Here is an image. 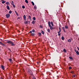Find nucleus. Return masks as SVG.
<instances>
[{
  "label": "nucleus",
  "mask_w": 79,
  "mask_h": 79,
  "mask_svg": "<svg viewBox=\"0 0 79 79\" xmlns=\"http://www.w3.org/2000/svg\"><path fill=\"white\" fill-rule=\"evenodd\" d=\"M9 13L10 14H11V13H12V11L10 10L9 11Z\"/></svg>",
  "instance_id": "nucleus-30"
},
{
  "label": "nucleus",
  "mask_w": 79,
  "mask_h": 79,
  "mask_svg": "<svg viewBox=\"0 0 79 79\" xmlns=\"http://www.w3.org/2000/svg\"><path fill=\"white\" fill-rule=\"evenodd\" d=\"M35 35V33H32L31 34L32 36H34V35Z\"/></svg>",
  "instance_id": "nucleus-21"
},
{
  "label": "nucleus",
  "mask_w": 79,
  "mask_h": 79,
  "mask_svg": "<svg viewBox=\"0 0 79 79\" xmlns=\"http://www.w3.org/2000/svg\"><path fill=\"white\" fill-rule=\"evenodd\" d=\"M40 27L41 28H42V25H40Z\"/></svg>",
  "instance_id": "nucleus-43"
},
{
  "label": "nucleus",
  "mask_w": 79,
  "mask_h": 79,
  "mask_svg": "<svg viewBox=\"0 0 79 79\" xmlns=\"http://www.w3.org/2000/svg\"><path fill=\"white\" fill-rule=\"evenodd\" d=\"M28 22L29 23V24H30V21H29Z\"/></svg>",
  "instance_id": "nucleus-49"
},
{
  "label": "nucleus",
  "mask_w": 79,
  "mask_h": 79,
  "mask_svg": "<svg viewBox=\"0 0 79 79\" xmlns=\"http://www.w3.org/2000/svg\"><path fill=\"white\" fill-rule=\"evenodd\" d=\"M15 12L16 15H17V16H19V14H18V13L17 12H16V11H15Z\"/></svg>",
  "instance_id": "nucleus-11"
},
{
  "label": "nucleus",
  "mask_w": 79,
  "mask_h": 79,
  "mask_svg": "<svg viewBox=\"0 0 79 79\" xmlns=\"http://www.w3.org/2000/svg\"><path fill=\"white\" fill-rule=\"evenodd\" d=\"M60 27H61V26H60Z\"/></svg>",
  "instance_id": "nucleus-58"
},
{
  "label": "nucleus",
  "mask_w": 79,
  "mask_h": 79,
  "mask_svg": "<svg viewBox=\"0 0 79 79\" xmlns=\"http://www.w3.org/2000/svg\"><path fill=\"white\" fill-rule=\"evenodd\" d=\"M30 74H31V76H33V75L32 74V73H30Z\"/></svg>",
  "instance_id": "nucleus-42"
},
{
  "label": "nucleus",
  "mask_w": 79,
  "mask_h": 79,
  "mask_svg": "<svg viewBox=\"0 0 79 79\" xmlns=\"http://www.w3.org/2000/svg\"><path fill=\"white\" fill-rule=\"evenodd\" d=\"M8 50H10V52L11 51V50H10V48H8Z\"/></svg>",
  "instance_id": "nucleus-45"
},
{
  "label": "nucleus",
  "mask_w": 79,
  "mask_h": 79,
  "mask_svg": "<svg viewBox=\"0 0 79 79\" xmlns=\"http://www.w3.org/2000/svg\"><path fill=\"white\" fill-rule=\"evenodd\" d=\"M20 18H21L18 17L17 18V19H20Z\"/></svg>",
  "instance_id": "nucleus-46"
},
{
  "label": "nucleus",
  "mask_w": 79,
  "mask_h": 79,
  "mask_svg": "<svg viewBox=\"0 0 79 79\" xmlns=\"http://www.w3.org/2000/svg\"><path fill=\"white\" fill-rule=\"evenodd\" d=\"M25 2L26 3H28V1H27V0H25Z\"/></svg>",
  "instance_id": "nucleus-26"
},
{
  "label": "nucleus",
  "mask_w": 79,
  "mask_h": 79,
  "mask_svg": "<svg viewBox=\"0 0 79 79\" xmlns=\"http://www.w3.org/2000/svg\"><path fill=\"white\" fill-rule=\"evenodd\" d=\"M47 31H48V32H49V33H50V30L49 29H48L47 30Z\"/></svg>",
  "instance_id": "nucleus-15"
},
{
  "label": "nucleus",
  "mask_w": 79,
  "mask_h": 79,
  "mask_svg": "<svg viewBox=\"0 0 79 79\" xmlns=\"http://www.w3.org/2000/svg\"><path fill=\"white\" fill-rule=\"evenodd\" d=\"M69 58L70 59V60H73V57H72L69 56Z\"/></svg>",
  "instance_id": "nucleus-20"
},
{
  "label": "nucleus",
  "mask_w": 79,
  "mask_h": 79,
  "mask_svg": "<svg viewBox=\"0 0 79 79\" xmlns=\"http://www.w3.org/2000/svg\"><path fill=\"white\" fill-rule=\"evenodd\" d=\"M70 73H72V74H74V72L73 71H71L70 72Z\"/></svg>",
  "instance_id": "nucleus-27"
},
{
  "label": "nucleus",
  "mask_w": 79,
  "mask_h": 79,
  "mask_svg": "<svg viewBox=\"0 0 79 79\" xmlns=\"http://www.w3.org/2000/svg\"><path fill=\"white\" fill-rule=\"evenodd\" d=\"M73 77H76V75H73Z\"/></svg>",
  "instance_id": "nucleus-44"
},
{
  "label": "nucleus",
  "mask_w": 79,
  "mask_h": 79,
  "mask_svg": "<svg viewBox=\"0 0 79 79\" xmlns=\"http://www.w3.org/2000/svg\"><path fill=\"white\" fill-rule=\"evenodd\" d=\"M32 32H35V30L34 29L32 30Z\"/></svg>",
  "instance_id": "nucleus-39"
},
{
  "label": "nucleus",
  "mask_w": 79,
  "mask_h": 79,
  "mask_svg": "<svg viewBox=\"0 0 79 79\" xmlns=\"http://www.w3.org/2000/svg\"><path fill=\"white\" fill-rule=\"evenodd\" d=\"M12 41H11V40H9L7 41V44H11L12 42Z\"/></svg>",
  "instance_id": "nucleus-3"
},
{
  "label": "nucleus",
  "mask_w": 79,
  "mask_h": 79,
  "mask_svg": "<svg viewBox=\"0 0 79 79\" xmlns=\"http://www.w3.org/2000/svg\"><path fill=\"white\" fill-rule=\"evenodd\" d=\"M1 68L2 69H3V70H4V69H5V66H4L2 65L1 66Z\"/></svg>",
  "instance_id": "nucleus-4"
},
{
  "label": "nucleus",
  "mask_w": 79,
  "mask_h": 79,
  "mask_svg": "<svg viewBox=\"0 0 79 79\" xmlns=\"http://www.w3.org/2000/svg\"><path fill=\"white\" fill-rule=\"evenodd\" d=\"M9 60L10 61V62H11V61H12V59H9Z\"/></svg>",
  "instance_id": "nucleus-34"
},
{
  "label": "nucleus",
  "mask_w": 79,
  "mask_h": 79,
  "mask_svg": "<svg viewBox=\"0 0 79 79\" xmlns=\"http://www.w3.org/2000/svg\"><path fill=\"white\" fill-rule=\"evenodd\" d=\"M27 23H28V21H25L24 23V24H27Z\"/></svg>",
  "instance_id": "nucleus-23"
},
{
  "label": "nucleus",
  "mask_w": 79,
  "mask_h": 79,
  "mask_svg": "<svg viewBox=\"0 0 79 79\" xmlns=\"http://www.w3.org/2000/svg\"><path fill=\"white\" fill-rule=\"evenodd\" d=\"M33 20H34L35 21V20L36 19H35V17H33Z\"/></svg>",
  "instance_id": "nucleus-22"
},
{
  "label": "nucleus",
  "mask_w": 79,
  "mask_h": 79,
  "mask_svg": "<svg viewBox=\"0 0 79 79\" xmlns=\"http://www.w3.org/2000/svg\"><path fill=\"white\" fill-rule=\"evenodd\" d=\"M1 45H3V46H5V44H3V43H1Z\"/></svg>",
  "instance_id": "nucleus-31"
},
{
  "label": "nucleus",
  "mask_w": 79,
  "mask_h": 79,
  "mask_svg": "<svg viewBox=\"0 0 79 79\" xmlns=\"http://www.w3.org/2000/svg\"><path fill=\"white\" fill-rule=\"evenodd\" d=\"M6 18H9L10 17V14H7L6 15Z\"/></svg>",
  "instance_id": "nucleus-2"
},
{
  "label": "nucleus",
  "mask_w": 79,
  "mask_h": 79,
  "mask_svg": "<svg viewBox=\"0 0 79 79\" xmlns=\"http://www.w3.org/2000/svg\"><path fill=\"white\" fill-rule=\"evenodd\" d=\"M59 31H58L57 32V33H60L61 32V28H60V27H59Z\"/></svg>",
  "instance_id": "nucleus-9"
},
{
  "label": "nucleus",
  "mask_w": 79,
  "mask_h": 79,
  "mask_svg": "<svg viewBox=\"0 0 79 79\" xmlns=\"http://www.w3.org/2000/svg\"><path fill=\"white\" fill-rule=\"evenodd\" d=\"M62 29L63 30L64 32H66V31H65V30H64V27H62Z\"/></svg>",
  "instance_id": "nucleus-8"
},
{
  "label": "nucleus",
  "mask_w": 79,
  "mask_h": 79,
  "mask_svg": "<svg viewBox=\"0 0 79 79\" xmlns=\"http://www.w3.org/2000/svg\"><path fill=\"white\" fill-rule=\"evenodd\" d=\"M63 51L64 52H66V49H64Z\"/></svg>",
  "instance_id": "nucleus-24"
},
{
  "label": "nucleus",
  "mask_w": 79,
  "mask_h": 79,
  "mask_svg": "<svg viewBox=\"0 0 79 79\" xmlns=\"http://www.w3.org/2000/svg\"><path fill=\"white\" fill-rule=\"evenodd\" d=\"M6 7H7V10H10V7H9V6L7 5L6 6Z\"/></svg>",
  "instance_id": "nucleus-10"
},
{
  "label": "nucleus",
  "mask_w": 79,
  "mask_h": 79,
  "mask_svg": "<svg viewBox=\"0 0 79 79\" xmlns=\"http://www.w3.org/2000/svg\"><path fill=\"white\" fill-rule=\"evenodd\" d=\"M28 18H30V20H31V16H30V15L28 16Z\"/></svg>",
  "instance_id": "nucleus-18"
},
{
  "label": "nucleus",
  "mask_w": 79,
  "mask_h": 79,
  "mask_svg": "<svg viewBox=\"0 0 79 79\" xmlns=\"http://www.w3.org/2000/svg\"><path fill=\"white\" fill-rule=\"evenodd\" d=\"M65 29H68V27L67 25H65Z\"/></svg>",
  "instance_id": "nucleus-14"
},
{
  "label": "nucleus",
  "mask_w": 79,
  "mask_h": 79,
  "mask_svg": "<svg viewBox=\"0 0 79 79\" xmlns=\"http://www.w3.org/2000/svg\"><path fill=\"white\" fill-rule=\"evenodd\" d=\"M24 76H26V75L24 74Z\"/></svg>",
  "instance_id": "nucleus-52"
},
{
  "label": "nucleus",
  "mask_w": 79,
  "mask_h": 79,
  "mask_svg": "<svg viewBox=\"0 0 79 79\" xmlns=\"http://www.w3.org/2000/svg\"><path fill=\"white\" fill-rule=\"evenodd\" d=\"M2 3L3 4H4L5 3V1H2Z\"/></svg>",
  "instance_id": "nucleus-36"
},
{
  "label": "nucleus",
  "mask_w": 79,
  "mask_h": 79,
  "mask_svg": "<svg viewBox=\"0 0 79 79\" xmlns=\"http://www.w3.org/2000/svg\"><path fill=\"white\" fill-rule=\"evenodd\" d=\"M41 33L42 34H45L44 31L42 30H41Z\"/></svg>",
  "instance_id": "nucleus-17"
},
{
  "label": "nucleus",
  "mask_w": 79,
  "mask_h": 79,
  "mask_svg": "<svg viewBox=\"0 0 79 79\" xmlns=\"http://www.w3.org/2000/svg\"><path fill=\"white\" fill-rule=\"evenodd\" d=\"M22 8H23V9H24V8H25V6H22Z\"/></svg>",
  "instance_id": "nucleus-29"
},
{
  "label": "nucleus",
  "mask_w": 79,
  "mask_h": 79,
  "mask_svg": "<svg viewBox=\"0 0 79 79\" xmlns=\"http://www.w3.org/2000/svg\"><path fill=\"white\" fill-rule=\"evenodd\" d=\"M61 39L62 40H64V36H62L61 37Z\"/></svg>",
  "instance_id": "nucleus-16"
},
{
  "label": "nucleus",
  "mask_w": 79,
  "mask_h": 79,
  "mask_svg": "<svg viewBox=\"0 0 79 79\" xmlns=\"http://www.w3.org/2000/svg\"><path fill=\"white\" fill-rule=\"evenodd\" d=\"M77 48L78 49V50L79 49V48L78 47H77Z\"/></svg>",
  "instance_id": "nucleus-50"
},
{
  "label": "nucleus",
  "mask_w": 79,
  "mask_h": 79,
  "mask_svg": "<svg viewBox=\"0 0 79 79\" xmlns=\"http://www.w3.org/2000/svg\"><path fill=\"white\" fill-rule=\"evenodd\" d=\"M0 51H1V49H0Z\"/></svg>",
  "instance_id": "nucleus-56"
},
{
  "label": "nucleus",
  "mask_w": 79,
  "mask_h": 79,
  "mask_svg": "<svg viewBox=\"0 0 79 79\" xmlns=\"http://www.w3.org/2000/svg\"><path fill=\"white\" fill-rule=\"evenodd\" d=\"M12 3H11V5H13V4H14V2H13V1L12 0Z\"/></svg>",
  "instance_id": "nucleus-37"
},
{
  "label": "nucleus",
  "mask_w": 79,
  "mask_h": 79,
  "mask_svg": "<svg viewBox=\"0 0 79 79\" xmlns=\"http://www.w3.org/2000/svg\"><path fill=\"white\" fill-rule=\"evenodd\" d=\"M58 35L59 36L61 35V33H58Z\"/></svg>",
  "instance_id": "nucleus-41"
},
{
  "label": "nucleus",
  "mask_w": 79,
  "mask_h": 79,
  "mask_svg": "<svg viewBox=\"0 0 79 79\" xmlns=\"http://www.w3.org/2000/svg\"><path fill=\"white\" fill-rule=\"evenodd\" d=\"M38 34H39V36H40V35H41V33H40V32H39V33H38Z\"/></svg>",
  "instance_id": "nucleus-33"
},
{
  "label": "nucleus",
  "mask_w": 79,
  "mask_h": 79,
  "mask_svg": "<svg viewBox=\"0 0 79 79\" xmlns=\"http://www.w3.org/2000/svg\"><path fill=\"white\" fill-rule=\"evenodd\" d=\"M43 65H44V66H45V65L43 64Z\"/></svg>",
  "instance_id": "nucleus-53"
},
{
  "label": "nucleus",
  "mask_w": 79,
  "mask_h": 79,
  "mask_svg": "<svg viewBox=\"0 0 79 79\" xmlns=\"http://www.w3.org/2000/svg\"><path fill=\"white\" fill-rule=\"evenodd\" d=\"M32 79H36V78H35V77H32Z\"/></svg>",
  "instance_id": "nucleus-35"
},
{
  "label": "nucleus",
  "mask_w": 79,
  "mask_h": 79,
  "mask_svg": "<svg viewBox=\"0 0 79 79\" xmlns=\"http://www.w3.org/2000/svg\"><path fill=\"white\" fill-rule=\"evenodd\" d=\"M48 25L51 30H53V29H55V27H53L51 26V25H50V21H49L48 22Z\"/></svg>",
  "instance_id": "nucleus-1"
},
{
  "label": "nucleus",
  "mask_w": 79,
  "mask_h": 79,
  "mask_svg": "<svg viewBox=\"0 0 79 79\" xmlns=\"http://www.w3.org/2000/svg\"><path fill=\"white\" fill-rule=\"evenodd\" d=\"M11 45L12 46H15V44L13 43V41L12 42V43H11Z\"/></svg>",
  "instance_id": "nucleus-7"
},
{
  "label": "nucleus",
  "mask_w": 79,
  "mask_h": 79,
  "mask_svg": "<svg viewBox=\"0 0 79 79\" xmlns=\"http://www.w3.org/2000/svg\"><path fill=\"white\" fill-rule=\"evenodd\" d=\"M1 1H4V0H1Z\"/></svg>",
  "instance_id": "nucleus-54"
},
{
  "label": "nucleus",
  "mask_w": 79,
  "mask_h": 79,
  "mask_svg": "<svg viewBox=\"0 0 79 79\" xmlns=\"http://www.w3.org/2000/svg\"><path fill=\"white\" fill-rule=\"evenodd\" d=\"M23 18L24 20L26 21V16L25 15L23 16Z\"/></svg>",
  "instance_id": "nucleus-5"
},
{
  "label": "nucleus",
  "mask_w": 79,
  "mask_h": 79,
  "mask_svg": "<svg viewBox=\"0 0 79 79\" xmlns=\"http://www.w3.org/2000/svg\"><path fill=\"white\" fill-rule=\"evenodd\" d=\"M12 6L13 7H14V8H16V6H15V4H13Z\"/></svg>",
  "instance_id": "nucleus-25"
},
{
  "label": "nucleus",
  "mask_w": 79,
  "mask_h": 79,
  "mask_svg": "<svg viewBox=\"0 0 79 79\" xmlns=\"http://www.w3.org/2000/svg\"><path fill=\"white\" fill-rule=\"evenodd\" d=\"M78 50L79 51V49H78Z\"/></svg>",
  "instance_id": "nucleus-57"
},
{
  "label": "nucleus",
  "mask_w": 79,
  "mask_h": 79,
  "mask_svg": "<svg viewBox=\"0 0 79 79\" xmlns=\"http://www.w3.org/2000/svg\"><path fill=\"white\" fill-rule=\"evenodd\" d=\"M76 53H77V55H79V52L78 51H76Z\"/></svg>",
  "instance_id": "nucleus-19"
},
{
  "label": "nucleus",
  "mask_w": 79,
  "mask_h": 79,
  "mask_svg": "<svg viewBox=\"0 0 79 79\" xmlns=\"http://www.w3.org/2000/svg\"><path fill=\"white\" fill-rule=\"evenodd\" d=\"M37 63H39V62H37Z\"/></svg>",
  "instance_id": "nucleus-55"
},
{
  "label": "nucleus",
  "mask_w": 79,
  "mask_h": 79,
  "mask_svg": "<svg viewBox=\"0 0 79 79\" xmlns=\"http://www.w3.org/2000/svg\"><path fill=\"white\" fill-rule=\"evenodd\" d=\"M2 42H1V41H0V45H1V44H2Z\"/></svg>",
  "instance_id": "nucleus-47"
},
{
  "label": "nucleus",
  "mask_w": 79,
  "mask_h": 79,
  "mask_svg": "<svg viewBox=\"0 0 79 79\" xmlns=\"http://www.w3.org/2000/svg\"><path fill=\"white\" fill-rule=\"evenodd\" d=\"M50 23H51L52 26V27H53L54 25H53V22H51Z\"/></svg>",
  "instance_id": "nucleus-12"
},
{
  "label": "nucleus",
  "mask_w": 79,
  "mask_h": 79,
  "mask_svg": "<svg viewBox=\"0 0 79 79\" xmlns=\"http://www.w3.org/2000/svg\"><path fill=\"white\" fill-rule=\"evenodd\" d=\"M75 52H76V49L75 50Z\"/></svg>",
  "instance_id": "nucleus-51"
},
{
  "label": "nucleus",
  "mask_w": 79,
  "mask_h": 79,
  "mask_svg": "<svg viewBox=\"0 0 79 79\" xmlns=\"http://www.w3.org/2000/svg\"><path fill=\"white\" fill-rule=\"evenodd\" d=\"M68 42H71V40L70 39H69L68 40Z\"/></svg>",
  "instance_id": "nucleus-13"
},
{
  "label": "nucleus",
  "mask_w": 79,
  "mask_h": 79,
  "mask_svg": "<svg viewBox=\"0 0 79 79\" xmlns=\"http://www.w3.org/2000/svg\"><path fill=\"white\" fill-rule=\"evenodd\" d=\"M35 22H36V21H35L34 20H33L31 22V23H32V24H35Z\"/></svg>",
  "instance_id": "nucleus-6"
},
{
  "label": "nucleus",
  "mask_w": 79,
  "mask_h": 79,
  "mask_svg": "<svg viewBox=\"0 0 79 79\" xmlns=\"http://www.w3.org/2000/svg\"><path fill=\"white\" fill-rule=\"evenodd\" d=\"M31 2V3H32V5H33V6H34V2H32H32Z\"/></svg>",
  "instance_id": "nucleus-28"
},
{
  "label": "nucleus",
  "mask_w": 79,
  "mask_h": 79,
  "mask_svg": "<svg viewBox=\"0 0 79 79\" xmlns=\"http://www.w3.org/2000/svg\"><path fill=\"white\" fill-rule=\"evenodd\" d=\"M9 2H7L6 3V5H8V4H9Z\"/></svg>",
  "instance_id": "nucleus-38"
},
{
  "label": "nucleus",
  "mask_w": 79,
  "mask_h": 79,
  "mask_svg": "<svg viewBox=\"0 0 79 79\" xmlns=\"http://www.w3.org/2000/svg\"><path fill=\"white\" fill-rule=\"evenodd\" d=\"M34 9H35V10H36V9H37V7L36 6H34Z\"/></svg>",
  "instance_id": "nucleus-32"
},
{
  "label": "nucleus",
  "mask_w": 79,
  "mask_h": 79,
  "mask_svg": "<svg viewBox=\"0 0 79 79\" xmlns=\"http://www.w3.org/2000/svg\"><path fill=\"white\" fill-rule=\"evenodd\" d=\"M29 33H32V31H30L29 32Z\"/></svg>",
  "instance_id": "nucleus-48"
},
{
  "label": "nucleus",
  "mask_w": 79,
  "mask_h": 79,
  "mask_svg": "<svg viewBox=\"0 0 79 79\" xmlns=\"http://www.w3.org/2000/svg\"><path fill=\"white\" fill-rule=\"evenodd\" d=\"M71 69V66L69 67V69L70 70Z\"/></svg>",
  "instance_id": "nucleus-40"
}]
</instances>
